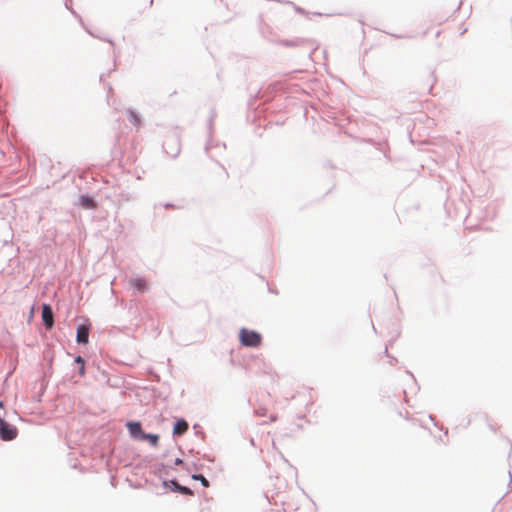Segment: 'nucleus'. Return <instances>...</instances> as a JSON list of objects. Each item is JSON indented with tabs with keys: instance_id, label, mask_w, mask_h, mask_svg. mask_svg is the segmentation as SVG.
<instances>
[{
	"instance_id": "423d86ee",
	"label": "nucleus",
	"mask_w": 512,
	"mask_h": 512,
	"mask_svg": "<svg viewBox=\"0 0 512 512\" xmlns=\"http://www.w3.org/2000/svg\"><path fill=\"white\" fill-rule=\"evenodd\" d=\"M127 428L129 430L131 436L134 438H136V437L141 438V434H144L142 432L141 424L139 422H128Z\"/></svg>"
},
{
	"instance_id": "0eeeda50",
	"label": "nucleus",
	"mask_w": 512,
	"mask_h": 512,
	"mask_svg": "<svg viewBox=\"0 0 512 512\" xmlns=\"http://www.w3.org/2000/svg\"><path fill=\"white\" fill-rule=\"evenodd\" d=\"M79 205L85 209H94L96 207L94 199L88 195L80 196Z\"/></svg>"
},
{
	"instance_id": "f8f14e48",
	"label": "nucleus",
	"mask_w": 512,
	"mask_h": 512,
	"mask_svg": "<svg viewBox=\"0 0 512 512\" xmlns=\"http://www.w3.org/2000/svg\"><path fill=\"white\" fill-rule=\"evenodd\" d=\"M193 479L200 480L204 487H208L209 486L208 480L203 475H201V474L193 475Z\"/></svg>"
},
{
	"instance_id": "f257e3e1",
	"label": "nucleus",
	"mask_w": 512,
	"mask_h": 512,
	"mask_svg": "<svg viewBox=\"0 0 512 512\" xmlns=\"http://www.w3.org/2000/svg\"><path fill=\"white\" fill-rule=\"evenodd\" d=\"M239 340L243 346L255 348L261 344L262 336L257 331L241 328L239 331Z\"/></svg>"
},
{
	"instance_id": "39448f33",
	"label": "nucleus",
	"mask_w": 512,
	"mask_h": 512,
	"mask_svg": "<svg viewBox=\"0 0 512 512\" xmlns=\"http://www.w3.org/2000/svg\"><path fill=\"white\" fill-rule=\"evenodd\" d=\"M131 286L140 293L147 291V283L143 278H132L130 280Z\"/></svg>"
},
{
	"instance_id": "f3484780",
	"label": "nucleus",
	"mask_w": 512,
	"mask_h": 512,
	"mask_svg": "<svg viewBox=\"0 0 512 512\" xmlns=\"http://www.w3.org/2000/svg\"><path fill=\"white\" fill-rule=\"evenodd\" d=\"M3 407V403L0 401V408Z\"/></svg>"
},
{
	"instance_id": "dca6fc26",
	"label": "nucleus",
	"mask_w": 512,
	"mask_h": 512,
	"mask_svg": "<svg viewBox=\"0 0 512 512\" xmlns=\"http://www.w3.org/2000/svg\"><path fill=\"white\" fill-rule=\"evenodd\" d=\"M178 152H179V149H176V152L173 154V156H177Z\"/></svg>"
},
{
	"instance_id": "1a4fd4ad",
	"label": "nucleus",
	"mask_w": 512,
	"mask_h": 512,
	"mask_svg": "<svg viewBox=\"0 0 512 512\" xmlns=\"http://www.w3.org/2000/svg\"><path fill=\"white\" fill-rule=\"evenodd\" d=\"M127 116H128L129 122L132 125H134L136 127H139L141 125L140 116L133 109H128L127 110Z\"/></svg>"
},
{
	"instance_id": "7ed1b4c3",
	"label": "nucleus",
	"mask_w": 512,
	"mask_h": 512,
	"mask_svg": "<svg viewBox=\"0 0 512 512\" xmlns=\"http://www.w3.org/2000/svg\"><path fill=\"white\" fill-rule=\"evenodd\" d=\"M42 320L46 329H51L54 325V314L50 305L44 304L42 307Z\"/></svg>"
},
{
	"instance_id": "9d476101",
	"label": "nucleus",
	"mask_w": 512,
	"mask_h": 512,
	"mask_svg": "<svg viewBox=\"0 0 512 512\" xmlns=\"http://www.w3.org/2000/svg\"><path fill=\"white\" fill-rule=\"evenodd\" d=\"M141 439L148 440L151 445L157 446L159 441V436L156 434H141Z\"/></svg>"
},
{
	"instance_id": "ddd939ff",
	"label": "nucleus",
	"mask_w": 512,
	"mask_h": 512,
	"mask_svg": "<svg viewBox=\"0 0 512 512\" xmlns=\"http://www.w3.org/2000/svg\"><path fill=\"white\" fill-rule=\"evenodd\" d=\"M75 362L77 364H80V373L83 374L84 373V360H83V358L81 356H78V357H76Z\"/></svg>"
},
{
	"instance_id": "20e7f679",
	"label": "nucleus",
	"mask_w": 512,
	"mask_h": 512,
	"mask_svg": "<svg viewBox=\"0 0 512 512\" xmlns=\"http://www.w3.org/2000/svg\"><path fill=\"white\" fill-rule=\"evenodd\" d=\"M89 339V325L80 324L76 330V341L78 344H87Z\"/></svg>"
},
{
	"instance_id": "9b49d317",
	"label": "nucleus",
	"mask_w": 512,
	"mask_h": 512,
	"mask_svg": "<svg viewBox=\"0 0 512 512\" xmlns=\"http://www.w3.org/2000/svg\"><path fill=\"white\" fill-rule=\"evenodd\" d=\"M176 488L179 492H181L182 494H185V495H193V492L191 489H189L188 487H184V486H180V485H176Z\"/></svg>"
},
{
	"instance_id": "4468645a",
	"label": "nucleus",
	"mask_w": 512,
	"mask_h": 512,
	"mask_svg": "<svg viewBox=\"0 0 512 512\" xmlns=\"http://www.w3.org/2000/svg\"><path fill=\"white\" fill-rule=\"evenodd\" d=\"M72 14H74V15L79 19L80 23L83 25V22H82L81 17H80L79 15H77V14L75 13V11H72Z\"/></svg>"
},
{
	"instance_id": "2eb2a0df",
	"label": "nucleus",
	"mask_w": 512,
	"mask_h": 512,
	"mask_svg": "<svg viewBox=\"0 0 512 512\" xmlns=\"http://www.w3.org/2000/svg\"><path fill=\"white\" fill-rule=\"evenodd\" d=\"M85 30L87 31L88 34H90L91 36H94V34L88 28H85Z\"/></svg>"
},
{
	"instance_id": "f03ea898",
	"label": "nucleus",
	"mask_w": 512,
	"mask_h": 512,
	"mask_svg": "<svg viewBox=\"0 0 512 512\" xmlns=\"http://www.w3.org/2000/svg\"><path fill=\"white\" fill-rule=\"evenodd\" d=\"M17 429L0 417V437L4 441H10L17 437Z\"/></svg>"
},
{
	"instance_id": "6e6552de",
	"label": "nucleus",
	"mask_w": 512,
	"mask_h": 512,
	"mask_svg": "<svg viewBox=\"0 0 512 512\" xmlns=\"http://www.w3.org/2000/svg\"><path fill=\"white\" fill-rule=\"evenodd\" d=\"M188 430V423L185 420H178L173 428L175 435H183Z\"/></svg>"
}]
</instances>
